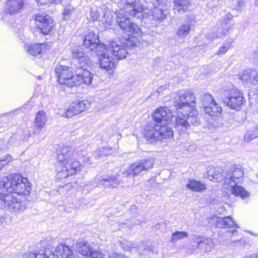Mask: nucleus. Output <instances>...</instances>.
Segmentation results:
<instances>
[{
	"mask_svg": "<svg viewBox=\"0 0 258 258\" xmlns=\"http://www.w3.org/2000/svg\"><path fill=\"white\" fill-rule=\"evenodd\" d=\"M72 57L73 63L63 59L56 65L55 71L58 83L71 88L83 83L90 85L93 75L87 70L91 63L89 56L77 48L73 50Z\"/></svg>",
	"mask_w": 258,
	"mask_h": 258,
	"instance_id": "nucleus-1",
	"label": "nucleus"
},
{
	"mask_svg": "<svg viewBox=\"0 0 258 258\" xmlns=\"http://www.w3.org/2000/svg\"><path fill=\"white\" fill-rule=\"evenodd\" d=\"M173 116V113L168 107L157 109L153 114L154 121L144 128L143 135L146 140L152 143L172 138L173 132L168 124Z\"/></svg>",
	"mask_w": 258,
	"mask_h": 258,
	"instance_id": "nucleus-2",
	"label": "nucleus"
},
{
	"mask_svg": "<svg viewBox=\"0 0 258 258\" xmlns=\"http://www.w3.org/2000/svg\"><path fill=\"white\" fill-rule=\"evenodd\" d=\"M98 57L101 69H104L109 74H113L115 66V60L125 57L127 52L124 44L120 41H112L107 47L102 43L97 44L94 50Z\"/></svg>",
	"mask_w": 258,
	"mask_h": 258,
	"instance_id": "nucleus-3",
	"label": "nucleus"
},
{
	"mask_svg": "<svg viewBox=\"0 0 258 258\" xmlns=\"http://www.w3.org/2000/svg\"><path fill=\"white\" fill-rule=\"evenodd\" d=\"M57 163L56 172L59 177H68L81 171L80 162L74 158V153L71 147L63 146L56 151Z\"/></svg>",
	"mask_w": 258,
	"mask_h": 258,
	"instance_id": "nucleus-4",
	"label": "nucleus"
},
{
	"mask_svg": "<svg viewBox=\"0 0 258 258\" xmlns=\"http://www.w3.org/2000/svg\"><path fill=\"white\" fill-rule=\"evenodd\" d=\"M196 97L190 92L177 94L174 103L177 110L175 121V128L180 132H184L189 127L186 114L189 109L192 106V103L195 102Z\"/></svg>",
	"mask_w": 258,
	"mask_h": 258,
	"instance_id": "nucleus-5",
	"label": "nucleus"
},
{
	"mask_svg": "<svg viewBox=\"0 0 258 258\" xmlns=\"http://www.w3.org/2000/svg\"><path fill=\"white\" fill-rule=\"evenodd\" d=\"M114 3L119 5L120 9L123 10L130 16L139 19L147 18L148 10L144 9L139 0H113Z\"/></svg>",
	"mask_w": 258,
	"mask_h": 258,
	"instance_id": "nucleus-6",
	"label": "nucleus"
},
{
	"mask_svg": "<svg viewBox=\"0 0 258 258\" xmlns=\"http://www.w3.org/2000/svg\"><path fill=\"white\" fill-rule=\"evenodd\" d=\"M0 204L14 214L21 213L26 208L25 201L16 198L10 194H0Z\"/></svg>",
	"mask_w": 258,
	"mask_h": 258,
	"instance_id": "nucleus-7",
	"label": "nucleus"
},
{
	"mask_svg": "<svg viewBox=\"0 0 258 258\" xmlns=\"http://www.w3.org/2000/svg\"><path fill=\"white\" fill-rule=\"evenodd\" d=\"M128 13L124 12L123 9H121L116 16V22L124 33L130 36L135 34H139L140 29L136 24L131 22L128 16Z\"/></svg>",
	"mask_w": 258,
	"mask_h": 258,
	"instance_id": "nucleus-8",
	"label": "nucleus"
},
{
	"mask_svg": "<svg viewBox=\"0 0 258 258\" xmlns=\"http://www.w3.org/2000/svg\"><path fill=\"white\" fill-rule=\"evenodd\" d=\"M74 244L77 251L86 258H104L105 256L100 250L92 247L84 239H79Z\"/></svg>",
	"mask_w": 258,
	"mask_h": 258,
	"instance_id": "nucleus-9",
	"label": "nucleus"
},
{
	"mask_svg": "<svg viewBox=\"0 0 258 258\" xmlns=\"http://www.w3.org/2000/svg\"><path fill=\"white\" fill-rule=\"evenodd\" d=\"M34 18L36 27L43 34H48L54 26L51 17L45 13L36 14Z\"/></svg>",
	"mask_w": 258,
	"mask_h": 258,
	"instance_id": "nucleus-10",
	"label": "nucleus"
},
{
	"mask_svg": "<svg viewBox=\"0 0 258 258\" xmlns=\"http://www.w3.org/2000/svg\"><path fill=\"white\" fill-rule=\"evenodd\" d=\"M91 103L87 100H76L72 102L66 109L62 116L66 118H71L85 111L90 106Z\"/></svg>",
	"mask_w": 258,
	"mask_h": 258,
	"instance_id": "nucleus-11",
	"label": "nucleus"
},
{
	"mask_svg": "<svg viewBox=\"0 0 258 258\" xmlns=\"http://www.w3.org/2000/svg\"><path fill=\"white\" fill-rule=\"evenodd\" d=\"M208 222L211 225L219 228H226L235 227L239 228L237 224L230 216L221 218L214 215L208 219Z\"/></svg>",
	"mask_w": 258,
	"mask_h": 258,
	"instance_id": "nucleus-12",
	"label": "nucleus"
},
{
	"mask_svg": "<svg viewBox=\"0 0 258 258\" xmlns=\"http://www.w3.org/2000/svg\"><path fill=\"white\" fill-rule=\"evenodd\" d=\"M228 106L233 109L239 108L245 102L242 93L238 90H231L228 96L224 100Z\"/></svg>",
	"mask_w": 258,
	"mask_h": 258,
	"instance_id": "nucleus-13",
	"label": "nucleus"
},
{
	"mask_svg": "<svg viewBox=\"0 0 258 258\" xmlns=\"http://www.w3.org/2000/svg\"><path fill=\"white\" fill-rule=\"evenodd\" d=\"M51 241L45 240L41 242V249L39 252H30L27 256V258H52V252L53 245Z\"/></svg>",
	"mask_w": 258,
	"mask_h": 258,
	"instance_id": "nucleus-14",
	"label": "nucleus"
},
{
	"mask_svg": "<svg viewBox=\"0 0 258 258\" xmlns=\"http://www.w3.org/2000/svg\"><path fill=\"white\" fill-rule=\"evenodd\" d=\"M52 258H75L72 247L66 243H60L52 252Z\"/></svg>",
	"mask_w": 258,
	"mask_h": 258,
	"instance_id": "nucleus-15",
	"label": "nucleus"
},
{
	"mask_svg": "<svg viewBox=\"0 0 258 258\" xmlns=\"http://www.w3.org/2000/svg\"><path fill=\"white\" fill-rule=\"evenodd\" d=\"M225 182H228V188L231 194L236 197H240L242 199H246L249 197V193L243 186H240L234 181V178H224Z\"/></svg>",
	"mask_w": 258,
	"mask_h": 258,
	"instance_id": "nucleus-16",
	"label": "nucleus"
},
{
	"mask_svg": "<svg viewBox=\"0 0 258 258\" xmlns=\"http://www.w3.org/2000/svg\"><path fill=\"white\" fill-rule=\"evenodd\" d=\"M17 179L13 193L18 195H29L31 190V183L28 181V178Z\"/></svg>",
	"mask_w": 258,
	"mask_h": 258,
	"instance_id": "nucleus-17",
	"label": "nucleus"
},
{
	"mask_svg": "<svg viewBox=\"0 0 258 258\" xmlns=\"http://www.w3.org/2000/svg\"><path fill=\"white\" fill-rule=\"evenodd\" d=\"M138 252L141 258H158V247L150 244H142L139 246Z\"/></svg>",
	"mask_w": 258,
	"mask_h": 258,
	"instance_id": "nucleus-18",
	"label": "nucleus"
},
{
	"mask_svg": "<svg viewBox=\"0 0 258 258\" xmlns=\"http://www.w3.org/2000/svg\"><path fill=\"white\" fill-rule=\"evenodd\" d=\"M25 4V0H8L6 4V12L11 15L17 14L21 12Z\"/></svg>",
	"mask_w": 258,
	"mask_h": 258,
	"instance_id": "nucleus-19",
	"label": "nucleus"
},
{
	"mask_svg": "<svg viewBox=\"0 0 258 258\" xmlns=\"http://www.w3.org/2000/svg\"><path fill=\"white\" fill-rule=\"evenodd\" d=\"M214 248L213 239L210 237H206L197 247L194 248V251L200 255H203L211 251Z\"/></svg>",
	"mask_w": 258,
	"mask_h": 258,
	"instance_id": "nucleus-20",
	"label": "nucleus"
},
{
	"mask_svg": "<svg viewBox=\"0 0 258 258\" xmlns=\"http://www.w3.org/2000/svg\"><path fill=\"white\" fill-rule=\"evenodd\" d=\"M47 120L46 113L43 111H39L35 117L34 122V134H38L44 127Z\"/></svg>",
	"mask_w": 258,
	"mask_h": 258,
	"instance_id": "nucleus-21",
	"label": "nucleus"
},
{
	"mask_svg": "<svg viewBox=\"0 0 258 258\" xmlns=\"http://www.w3.org/2000/svg\"><path fill=\"white\" fill-rule=\"evenodd\" d=\"M200 104L201 107L204 108L205 113H210L212 111V109L209 107L215 101L212 96L208 93H204L201 95Z\"/></svg>",
	"mask_w": 258,
	"mask_h": 258,
	"instance_id": "nucleus-22",
	"label": "nucleus"
},
{
	"mask_svg": "<svg viewBox=\"0 0 258 258\" xmlns=\"http://www.w3.org/2000/svg\"><path fill=\"white\" fill-rule=\"evenodd\" d=\"M99 41L98 36L94 32H90L85 37L84 45L90 50H94L95 46L98 44Z\"/></svg>",
	"mask_w": 258,
	"mask_h": 258,
	"instance_id": "nucleus-23",
	"label": "nucleus"
},
{
	"mask_svg": "<svg viewBox=\"0 0 258 258\" xmlns=\"http://www.w3.org/2000/svg\"><path fill=\"white\" fill-rule=\"evenodd\" d=\"M196 101L192 103V106L187 112L186 117L189 125H192L198 126L201 124L200 118L197 111L195 110L194 107L195 106Z\"/></svg>",
	"mask_w": 258,
	"mask_h": 258,
	"instance_id": "nucleus-24",
	"label": "nucleus"
},
{
	"mask_svg": "<svg viewBox=\"0 0 258 258\" xmlns=\"http://www.w3.org/2000/svg\"><path fill=\"white\" fill-rule=\"evenodd\" d=\"M140 161L136 162L129 167L127 171L123 172V176H137L142 171L145 170Z\"/></svg>",
	"mask_w": 258,
	"mask_h": 258,
	"instance_id": "nucleus-25",
	"label": "nucleus"
},
{
	"mask_svg": "<svg viewBox=\"0 0 258 258\" xmlns=\"http://www.w3.org/2000/svg\"><path fill=\"white\" fill-rule=\"evenodd\" d=\"M186 187L187 188L196 192H201L206 188L204 183L197 181L195 179H190Z\"/></svg>",
	"mask_w": 258,
	"mask_h": 258,
	"instance_id": "nucleus-26",
	"label": "nucleus"
},
{
	"mask_svg": "<svg viewBox=\"0 0 258 258\" xmlns=\"http://www.w3.org/2000/svg\"><path fill=\"white\" fill-rule=\"evenodd\" d=\"M258 137V127L254 125L250 127L245 134L244 140L246 142H249Z\"/></svg>",
	"mask_w": 258,
	"mask_h": 258,
	"instance_id": "nucleus-27",
	"label": "nucleus"
},
{
	"mask_svg": "<svg viewBox=\"0 0 258 258\" xmlns=\"http://www.w3.org/2000/svg\"><path fill=\"white\" fill-rule=\"evenodd\" d=\"M45 46L44 44H34L28 47L27 52L32 55L35 56L40 54Z\"/></svg>",
	"mask_w": 258,
	"mask_h": 258,
	"instance_id": "nucleus-28",
	"label": "nucleus"
},
{
	"mask_svg": "<svg viewBox=\"0 0 258 258\" xmlns=\"http://www.w3.org/2000/svg\"><path fill=\"white\" fill-rule=\"evenodd\" d=\"M191 25L188 24L181 25L176 31L175 34L178 37L184 38L187 36L190 30Z\"/></svg>",
	"mask_w": 258,
	"mask_h": 258,
	"instance_id": "nucleus-29",
	"label": "nucleus"
},
{
	"mask_svg": "<svg viewBox=\"0 0 258 258\" xmlns=\"http://www.w3.org/2000/svg\"><path fill=\"white\" fill-rule=\"evenodd\" d=\"M111 148L105 147L100 148L94 152L93 156L95 159L98 160L100 158L111 154Z\"/></svg>",
	"mask_w": 258,
	"mask_h": 258,
	"instance_id": "nucleus-30",
	"label": "nucleus"
},
{
	"mask_svg": "<svg viewBox=\"0 0 258 258\" xmlns=\"http://www.w3.org/2000/svg\"><path fill=\"white\" fill-rule=\"evenodd\" d=\"M11 222V218L3 209L0 208V226L4 227Z\"/></svg>",
	"mask_w": 258,
	"mask_h": 258,
	"instance_id": "nucleus-31",
	"label": "nucleus"
},
{
	"mask_svg": "<svg viewBox=\"0 0 258 258\" xmlns=\"http://www.w3.org/2000/svg\"><path fill=\"white\" fill-rule=\"evenodd\" d=\"M253 71L247 69L243 71L240 75L239 78L243 82L247 84L253 83V79L252 78Z\"/></svg>",
	"mask_w": 258,
	"mask_h": 258,
	"instance_id": "nucleus-32",
	"label": "nucleus"
},
{
	"mask_svg": "<svg viewBox=\"0 0 258 258\" xmlns=\"http://www.w3.org/2000/svg\"><path fill=\"white\" fill-rule=\"evenodd\" d=\"M174 3L175 9L178 12L185 11L190 5L189 0H174Z\"/></svg>",
	"mask_w": 258,
	"mask_h": 258,
	"instance_id": "nucleus-33",
	"label": "nucleus"
},
{
	"mask_svg": "<svg viewBox=\"0 0 258 258\" xmlns=\"http://www.w3.org/2000/svg\"><path fill=\"white\" fill-rule=\"evenodd\" d=\"M188 237V233L185 231H176L172 234L171 241L176 243L179 240L183 239Z\"/></svg>",
	"mask_w": 258,
	"mask_h": 258,
	"instance_id": "nucleus-34",
	"label": "nucleus"
},
{
	"mask_svg": "<svg viewBox=\"0 0 258 258\" xmlns=\"http://www.w3.org/2000/svg\"><path fill=\"white\" fill-rule=\"evenodd\" d=\"M212 109V111L210 113H206L210 115L211 116H218L220 115L222 111V107L217 104L215 101L213 102L211 105L209 106Z\"/></svg>",
	"mask_w": 258,
	"mask_h": 258,
	"instance_id": "nucleus-35",
	"label": "nucleus"
},
{
	"mask_svg": "<svg viewBox=\"0 0 258 258\" xmlns=\"http://www.w3.org/2000/svg\"><path fill=\"white\" fill-rule=\"evenodd\" d=\"M3 179L6 180L5 189L9 193L14 192L16 178H3Z\"/></svg>",
	"mask_w": 258,
	"mask_h": 258,
	"instance_id": "nucleus-36",
	"label": "nucleus"
},
{
	"mask_svg": "<svg viewBox=\"0 0 258 258\" xmlns=\"http://www.w3.org/2000/svg\"><path fill=\"white\" fill-rule=\"evenodd\" d=\"M105 187L115 188L118 184L117 178H102L100 180Z\"/></svg>",
	"mask_w": 258,
	"mask_h": 258,
	"instance_id": "nucleus-37",
	"label": "nucleus"
},
{
	"mask_svg": "<svg viewBox=\"0 0 258 258\" xmlns=\"http://www.w3.org/2000/svg\"><path fill=\"white\" fill-rule=\"evenodd\" d=\"M244 175V170L242 168H234L232 172H231L228 175L229 177H242Z\"/></svg>",
	"mask_w": 258,
	"mask_h": 258,
	"instance_id": "nucleus-38",
	"label": "nucleus"
},
{
	"mask_svg": "<svg viewBox=\"0 0 258 258\" xmlns=\"http://www.w3.org/2000/svg\"><path fill=\"white\" fill-rule=\"evenodd\" d=\"M230 46V41H225L223 43V45L219 48L216 54L219 55L225 54L227 52V51L229 49Z\"/></svg>",
	"mask_w": 258,
	"mask_h": 258,
	"instance_id": "nucleus-39",
	"label": "nucleus"
},
{
	"mask_svg": "<svg viewBox=\"0 0 258 258\" xmlns=\"http://www.w3.org/2000/svg\"><path fill=\"white\" fill-rule=\"evenodd\" d=\"M12 160V157L9 154L0 158V170Z\"/></svg>",
	"mask_w": 258,
	"mask_h": 258,
	"instance_id": "nucleus-40",
	"label": "nucleus"
},
{
	"mask_svg": "<svg viewBox=\"0 0 258 258\" xmlns=\"http://www.w3.org/2000/svg\"><path fill=\"white\" fill-rule=\"evenodd\" d=\"M153 16L155 19L159 20H163L165 18V15L163 12L158 9H156L154 10Z\"/></svg>",
	"mask_w": 258,
	"mask_h": 258,
	"instance_id": "nucleus-41",
	"label": "nucleus"
},
{
	"mask_svg": "<svg viewBox=\"0 0 258 258\" xmlns=\"http://www.w3.org/2000/svg\"><path fill=\"white\" fill-rule=\"evenodd\" d=\"M74 11V9L71 6L64 8L63 12V19L65 20H68L70 15L73 14Z\"/></svg>",
	"mask_w": 258,
	"mask_h": 258,
	"instance_id": "nucleus-42",
	"label": "nucleus"
},
{
	"mask_svg": "<svg viewBox=\"0 0 258 258\" xmlns=\"http://www.w3.org/2000/svg\"><path fill=\"white\" fill-rule=\"evenodd\" d=\"M140 162L142 165H144L143 167L145 170L151 168L153 165V161L150 158L142 160Z\"/></svg>",
	"mask_w": 258,
	"mask_h": 258,
	"instance_id": "nucleus-43",
	"label": "nucleus"
},
{
	"mask_svg": "<svg viewBox=\"0 0 258 258\" xmlns=\"http://www.w3.org/2000/svg\"><path fill=\"white\" fill-rule=\"evenodd\" d=\"M206 238V237H201L198 235H194L192 237V241L194 243H196V245L194 244L192 245L193 248L197 247L199 244L202 243Z\"/></svg>",
	"mask_w": 258,
	"mask_h": 258,
	"instance_id": "nucleus-44",
	"label": "nucleus"
},
{
	"mask_svg": "<svg viewBox=\"0 0 258 258\" xmlns=\"http://www.w3.org/2000/svg\"><path fill=\"white\" fill-rule=\"evenodd\" d=\"M166 226V223L164 221H162L155 224L153 227V228L154 230H160V231L163 232L165 230Z\"/></svg>",
	"mask_w": 258,
	"mask_h": 258,
	"instance_id": "nucleus-45",
	"label": "nucleus"
},
{
	"mask_svg": "<svg viewBox=\"0 0 258 258\" xmlns=\"http://www.w3.org/2000/svg\"><path fill=\"white\" fill-rule=\"evenodd\" d=\"M40 5H44L47 4H53L60 3L61 0H35Z\"/></svg>",
	"mask_w": 258,
	"mask_h": 258,
	"instance_id": "nucleus-46",
	"label": "nucleus"
},
{
	"mask_svg": "<svg viewBox=\"0 0 258 258\" xmlns=\"http://www.w3.org/2000/svg\"><path fill=\"white\" fill-rule=\"evenodd\" d=\"M111 18H106V15H104L103 19L102 20V22L103 24H104V27L105 29L108 28L111 25Z\"/></svg>",
	"mask_w": 258,
	"mask_h": 258,
	"instance_id": "nucleus-47",
	"label": "nucleus"
},
{
	"mask_svg": "<svg viewBox=\"0 0 258 258\" xmlns=\"http://www.w3.org/2000/svg\"><path fill=\"white\" fill-rule=\"evenodd\" d=\"M216 170V169L215 168L211 167L210 169L207 171V177H215V176H218V174H214Z\"/></svg>",
	"mask_w": 258,
	"mask_h": 258,
	"instance_id": "nucleus-48",
	"label": "nucleus"
},
{
	"mask_svg": "<svg viewBox=\"0 0 258 258\" xmlns=\"http://www.w3.org/2000/svg\"><path fill=\"white\" fill-rule=\"evenodd\" d=\"M223 30H221L220 29H219L218 30L217 37H221L222 36L225 35L228 31V29L223 28Z\"/></svg>",
	"mask_w": 258,
	"mask_h": 258,
	"instance_id": "nucleus-49",
	"label": "nucleus"
},
{
	"mask_svg": "<svg viewBox=\"0 0 258 258\" xmlns=\"http://www.w3.org/2000/svg\"><path fill=\"white\" fill-rule=\"evenodd\" d=\"M252 78L253 79V84H254L255 82H258V71H253Z\"/></svg>",
	"mask_w": 258,
	"mask_h": 258,
	"instance_id": "nucleus-50",
	"label": "nucleus"
},
{
	"mask_svg": "<svg viewBox=\"0 0 258 258\" xmlns=\"http://www.w3.org/2000/svg\"><path fill=\"white\" fill-rule=\"evenodd\" d=\"M83 164L85 166H88L92 164V162L91 161V159L89 157H87L84 159L83 161Z\"/></svg>",
	"mask_w": 258,
	"mask_h": 258,
	"instance_id": "nucleus-51",
	"label": "nucleus"
},
{
	"mask_svg": "<svg viewBox=\"0 0 258 258\" xmlns=\"http://www.w3.org/2000/svg\"><path fill=\"white\" fill-rule=\"evenodd\" d=\"M5 179H3V178H0V189H5Z\"/></svg>",
	"mask_w": 258,
	"mask_h": 258,
	"instance_id": "nucleus-52",
	"label": "nucleus"
},
{
	"mask_svg": "<svg viewBox=\"0 0 258 258\" xmlns=\"http://www.w3.org/2000/svg\"><path fill=\"white\" fill-rule=\"evenodd\" d=\"M10 177H13V178H14V177H24L23 176H22L21 174H18V173H14V174H12L10 175Z\"/></svg>",
	"mask_w": 258,
	"mask_h": 258,
	"instance_id": "nucleus-53",
	"label": "nucleus"
},
{
	"mask_svg": "<svg viewBox=\"0 0 258 258\" xmlns=\"http://www.w3.org/2000/svg\"><path fill=\"white\" fill-rule=\"evenodd\" d=\"M136 206L135 205H133L131 206V209L132 210H136Z\"/></svg>",
	"mask_w": 258,
	"mask_h": 258,
	"instance_id": "nucleus-54",
	"label": "nucleus"
},
{
	"mask_svg": "<svg viewBox=\"0 0 258 258\" xmlns=\"http://www.w3.org/2000/svg\"><path fill=\"white\" fill-rule=\"evenodd\" d=\"M241 238L239 239H231V241L233 242H236L237 241H240L241 240Z\"/></svg>",
	"mask_w": 258,
	"mask_h": 258,
	"instance_id": "nucleus-55",
	"label": "nucleus"
},
{
	"mask_svg": "<svg viewBox=\"0 0 258 258\" xmlns=\"http://www.w3.org/2000/svg\"><path fill=\"white\" fill-rule=\"evenodd\" d=\"M162 88H163V87H159V88H158V89L157 90V92L160 93L162 90Z\"/></svg>",
	"mask_w": 258,
	"mask_h": 258,
	"instance_id": "nucleus-56",
	"label": "nucleus"
},
{
	"mask_svg": "<svg viewBox=\"0 0 258 258\" xmlns=\"http://www.w3.org/2000/svg\"><path fill=\"white\" fill-rule=\"evenodd\" d=\"M99 15L98 14H96L95 16L93 17V20H95V19H97Z\"/></svg>",
	"mask_w": 258,
	"mask_h": 258,
	"instance_id": "nucleus-57",
	"label": "nucleus"
},
{
	"mask_svg": "<svg viewBox=\"0 0 258 258\" xmlns=\"http://www.w3.org/2000/svg\"><path fill=\"white\" fill-rule=\"evenodd\" d=\"M231 232H232V234L233 235L235 233L237 232V230L236 229L233 230L231 231Z\"/></svg>",
	"mask_w": 258,
	"mask_h": 258,
	"instance_id": "nucleus-58",
	"label": "nucleus"
},
{
	"mask_svg": "<svg viewBox=\"0 0 258 258\" xmlns=\"http://www.w3.org/2000/svg\"><path fill=\"white\" fill-rule=\"evenodd\" d=\"M231 17L232 16H231V15H228V16L227 18L229 19H230L231 18Z\"/></svg>",
	"mask_w": 258,
	"mask_h": 258,
	"instance_id": "nucleus-59",
	"label": "nucleus"
},
{
	"mask_svg": "<svg viewBox=\"0 0 258 258\" xmlns=\"http://www.w3.org/2000/svg\"><path fill=\"white\" fill-rule=\"evenodd\" d=\"M154 178H150L149 180V181H154L153 180Z\"/></svg>",
	"mask_w": 258,
	"mask_h": 258,
	"instance_id": "nucleus-60",
	"label": "nucleus"
},
{
	"mask_svg": "<svg viewBox=\"0 0 258 258\" xmlns=\"http://www.w3.org/2000/svg\"><path fill=\"white\" fill-rule=\"evenodd\" d=\"M249 233H250L251 235H255V234H254L253 233H252V232H251V231H250Z\"/></svg>",
	"mask_w": 258,
	"mask_h": 258,
	"instance_id": "nucleus-61",
	"label": "nucleus"
},
{
	"mask_svg": "<svg viewBox=\"0 0 258 258\" xmlns=\"http://www.w3.org/2000/svg\"><path fill=\"white\" fill-rule=\"evenodd\" d=\"M78 156L79 157V159H81V154H79Z\"/></svg>",
	"mask_w": 258,
	"mask_h": 258,
	"instance_id": "nucleus-62",
	"label": "nucleus"
},
{
	"mask_svg": "<svg viewBox=\"0 0 258 258\" xmlns=\"http://www.w3.org/2000/svg\"><path fill=\"white\" fill-rule=\"evenodd\" d=\"M84 154H82V155L84 156V155H85V154H86V151H84Z\"/></svg>",
	"mask_w": 258,
	"mask_h": 258,
	"instance_id": "nucleus-63",
	"label": "nucleus"
},
{
	"mask_svg": "<svg viewBox=\"0 0 258 258\" xmlns=\"http://www.w3.org/2000/svg\"><path fill=\"white\" fill-rule=\"evenodd\" d=\"M29 135L27 137H25V139H27L28 138H29Z\"/></svg>",
	"mask_w": 258,
	"mask_h": 258,
	"instance_id": "nucleus-64",
	"label": "nucleus"
}]
</instances>
